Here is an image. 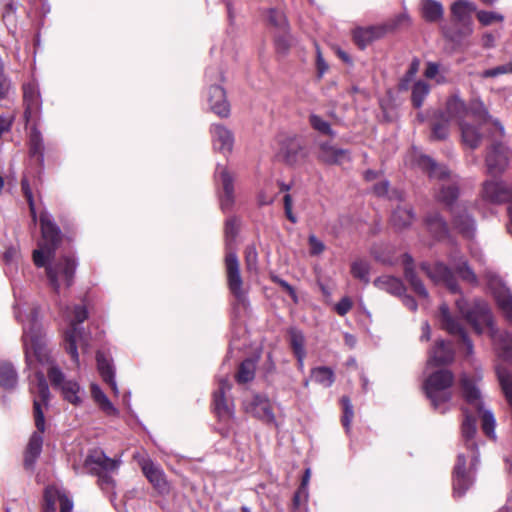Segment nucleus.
Masks as SVG:
<instances>
[{
  "label": "nucleus",
  "mask_w": 512,
  "mask_h": 512,
  "mask_svg": "<svg viewBox=\"0 0 512 512\" xmlns=\"http://www.w3.org/2000/svg\"><path fill=\"white\" fill-rule=\"evenodd\" d=\"M23 344L27 366L35 372V382L31 381L30 390L34 399L37 397L40 400L41 407L47 406L50 391L44 373L38 369V365H48V378L52 386L61 392L64 400L75 406L80 405L83 397L82 388L78 382L66 379L62 370L50 362L42 327L34 317L24 325Z\"/></svg>",
  "instance_id": "obj_1"
},
{
  "label": "nucleus",
  "mask_w": 512,
  "mask_h": 512,
  "mask_svg": "<svg viewBox=\"0 0 512 512\" xmlns=\"http://www.w3.org/2000/svg\"><path fill=\"white\" fill-rule=\"evenodd\" d=\"M466 118L480 120L484 125L491 124L500 135L504 133L503 126L488 115L484 104L480 100H473L470 107L467 108L459 97L454 96L448 100L445 111L439 115L438 121L434 124L433 136L437 139H444L448 135V127L451 124L460 126L465 123Z\"/></svg>",
  "instance_id": "obj_2"
},
{
  "label": "nucleus",
  "mask_w": 512,
  "mask_h": 512,
  "mask_svg": "<svg viewBox=\"0 0 512 512\" xmlns=\"http://www.w3.org/2000/svg\"><path fill=\"white\" fill-rule=\"evenodd\" d=\"M475 433L476 422L471 416L466 414L462 424V435L466 441V453L461 452L458 454L457 463L454 469V493L458 496L463 495L472 483L471 478L466 474L467 460L470 462V469L474 468L478 462L476 445L472 441Z\"/></svg>",
  "instance_id": "obj_3"
},
{
  "label": "nucleus",
  "mask_w": 512,
  "mask_h": 512,
  "mask_svg": "<svg viewBox=\"0 0 512 512\" xmlns=\"http://www.w3.org/2000/svg\"><path fill=\"white\" fill-rule=\"evenodd\" d=\"M459 313L473 327L476 333L488 332L491 338H495L496 331L488 305L484 301L476 300L469 304L460 297L455 301Z\"/></svg>",
  "instance_id": "obj_4"
},
{
  "label": "nucleus",
  "mask_w": 512,
  "mask_h": 512,
  "mask_svg": "<svg viewBox=\"0 0 512 512\" xmlns=\"http://www.w3.org/2000/svg\"><path fill=\"white\" fill-rule=\"evenodd\" d=\"M42 238L39 242V248L33 252V260L36 266H45L60 243L61 234L59 228L55 225L51 215L43 212L40 215Z\"/></svg>",
  "instance_id": "obj_5"
},
{
  "label": "nucleus",
  "mask_w": 512,
  "mask_h": 512,
  "mask_svg": "<svg viewBox=\"0 0 512 512\" xmlns=\"http://www.w3.org/2000/svg\"><path fill=\"white\" fill-rule=\"evenodd\" d=\"M68 328L65 330L66 350L71 355L73 361L79 366L78 345L83 340L82 330L79 325L87 318V310L83 306H75L73 316L66 313Z\"/></svg>",
  "instance_id": "obj_6"
},
{
  "label": "nucleus",
  "mask_w": 512,
  "mask_h": 512,
  "mask_svg": "<svg viewBox=\"0 0 512 512\" xmlns=\"http://www.w3.org/2000/svg\"><path fill=\"white\" fill-rule=\"evenodd\" d=\"M452 382L453 375L448 370L437 371L426 379L424 389L435 408H439L450 399L448 389Z\"/></svg>",
  "instance_id": "obj_7"
},
{
  "label": "nucleus",
  "mask_w": 512,
  "mask_h": 512,
  "mask_svg": "<svg viewBox=\"0 0 512 512\" xmlns=\"http://www.w3.org/2000/svg\"><path fill=\"white\" fill-rule=\"evenodd\" d=\"M120 461L108 458L101 450H92L85 460V467L99 476L100 485H112L113 481L108 476L118 469Z\"/></svg>",
  "instance_id": "obj_8"
},
{
  "label": "nucleus",
  "mask_w": 512,
  "mask_h": 512,
  "mask_svg": "<svg viewBox=\"0 0 512 512\" xmlns=\"http://www.w3.org/2000/svg\"><path fill=\"white\" fill-rule=\"evenodd\" d=\"M452 19L455 23L463 26L458 34H448L453 41H459L461 38L473 33L472 15L477 11V6L469 0H457L450 7Z\"/></svg>",
  "instance_id": "obj_9"
},
{
  "label": "nucleus",
  "mask_w": 512,
  "mask_h": 512,
  "mask_svg": "<svg viewBox=\"0 0 512 512\" xmlns=\"http://www.w3.org/2000/svg\"><path fill=\"white\" fill-rule=\"evenodd\" d=\"M34 417L37 432H34L28 442L25 452V466L32 467L42 451V433L45 430V418L40 400L34 399Z\"/></svg>",
  "instance_id": "obj_10"
},
{
  "label": "nucleus",
  "mask_w": 512,
  "mask_h": 512,
  "mask_svg": "<svg viewBox=\"0 0 512 512\" xmlns=\"http://www.w3.org/2000/svg\"><path fill=\"white\" fill-rule=\"evenodd\" d=\"M76 263L74 259L65 257L56 263L49 264L46 268L49 282L56 292L71 285Z\"/></svg>",
  "instance_id": "obj_11"
},
{
  "label": "nucleus",
  "mask_w": 512,
  "mask_h": 512,
  "mask_svg": "<svg viewBox=\"0 0 512 512\" xmlns=\"http://www.w3.org/2000/svg\"><path fill=\"white\" fill-rule=\"evenodd\" d=\"M462 387L466 401L475 407L481 417L484 433L495 438V418L491 411L484 409L479 390L467 379L462 380Z\"/></svg>",
  "instance_id": "obj_12"
},
{
  "label": "nucleus",
  "mask_w": 512,
  "mask_h": 512,
  "mask_svg": "<svg viewBox=\"0 0 512 512\" xmlns=\"http://www.w3.org/2000/svg\"><path fill=\"white\" fill-rule=\"evenodd\" d=\"M231 389V384L227 378L218 380V389L214 393V409L220 421L227 423L228 428L221 430L223 435H228L229 428L234 423L235 413L233 405H230L225 399V393Z\"/></svg>",
  "instance_id": "obj_13"
},
{
  "label": "nucleus",
  "mask_w": 512,
  "mask_h": 512,
  "mask_svg": "<svg viewBox=\"0 0 512 512\" xmlns=\"http://www.w3.org/2000/svg\"><path fill=\"white\" fill-rule=\"evenodd\" d=\"M225 267L227 274V283L231 293L240 302L246 299L247 291L243 287V280L240 274V264L237 255L232 251H227L225 257Z\"/></svg>",
  "instance_id": "obj_14"
},
{
  "label": "nucleus",
  "mask_w": 512,
  "mask_h": 512,
  "mask_svg": "<svg viewBox=\"0 0 512 512\" xmlns=\"http://www.w3.org/2000/svg\"><path fill=\"white\" fill-rule=\"evenodd\" d=\"M213 149L223 155L232 153L235 137L233 132L221 124H213L210 128Z\"/></svg>",
  "instance_id": "obj_15"
},
{
  "label": "nucleus",
  "mask_w": 512,
  "mask_h": 512,
  "mask_svg": "<svg viewBox=\"0 0 512 512\" xmlns=\"http://www.w3.org/2000/svg\"><path fill=\"white\" fill-rule=\"evenodd\" d=\"M244 409L247 413L266 423L275 424L276 422L271 403L264 396L255 395L251 399L245 400Z\"/></svg>",
  "instance_id": "obj_16"
},
{
  "label": "nucleus",
  "mask_w": 512,
  "mask_h": 512,
  "mask_svg": "<svg viewBox=\"0 0 512 512\" xmlns=\"http://www.w3.org/2000/svg\"><path fill=\"white\" fill-rule=\"evenodd\" d=\"M509 163V150L501 143L493 145L486 156L487 171L491 175L501 174Z\"/></svg>",
  "instance_id": "obj_17"
},
{
  "label": "nucleus",
  "mask_w": 512,
  "mask_h": 512,
  "mask_svg": "<svg viewBox=\"0 0 512 512\" xmlns=\"http://www.w3.org/2000/svg\"><path fill=\"white\" fill-rule=\"evenodd\" d=\"M439 319L442 328L452 335L459 336L466 346L467 354H471L473 352V344L467 337L466 331L460 322L451 316L447 305L440 307Z\"/></svg>",
  "instance_id": "obj_18"
},
{
  "label": "nucleus",
  "mask_w": 512,
  "mask_h": 512,
  "mask_svg": "<svg viewBox=\"0 0 512 512\" xmlns=\"http://www.w3.org/2000/svg\"><path fill=\"white\" fill-rule=\"evenodd\" d=\"M134 458L141 466L144 475L154 485V487L160 491H164L167 488V483L161 469L156 466L144 452L136 453Z\"/></svg>",
  "instance_id": "obj_19"
},
{
  "label": "nucleus",
  "mask_w": 512,
  "mask_h": 512,
  "mask_svg": "<svg viewBox=\"0 0 512 512\" xmlns=\"http://www.w3.org/2000/svg\"><path fill=\"white\" fill-rule=\"evenodd\" d=\"M482 196L492 203H501L512 198V185L502 181H486L483 184Z\"/></svg>",
  "instance_id": "obj_20"
},
{
  "label": "nucleus",
  "mask_w": 512,
  "mask_h": 512,
  "mask_svg": "<svg viewBox=\"0 0 512 512\" xmlns=\"http://www.w3.org/2000/svg\"><path fill=\"white\" fill-rule=\"evenodd\" d=\"M207 100L210 110L217 116L226 118L230 115V104L226 92L221 86H211L208 90Z\"/></svg>",
  "instance_id": "obj_21"
},
{
  "label": "nucleus",
  "mask_w": 512,
  "mask_h": 512,
  "mask_svg": "<svg viewBox=\"0 0 512 512\" xmlns=\"http://www.w3.org/2000/svg\"><path fill=\"white\" fill-rule=\"evenodd\" d=\"M46 508L45 512H55L56 504L60 505V512H72L73 502L58 487L50 486L45 490Z\"/></svg>",
  "instance_id": "obj_22"
},
{
  "label": "nucleus",
  "mask_w": 512,
  "mask_h": 512,
  "mask_svg": "<svg viewBox=\"0 0 512 512\" xmlns=\"http://www.w3.org/2000/svg\"><path fill=\"white\" fill-rule=\"evenodd\" d=\"M23 98L25 104L24 117L26 122L29 123L41 107L40 93L36 83L29 82L24 84Z\"/></svg>",
  "instance_id": "obj_23"
},
{
  "label": "nucleus",
  "mask_w": 512,
  "mask_h": 512,
  "mask_svg": "<svg viewBox=\"0 0 512 512\" xmlns=\"http://www.w3.org/2000/svg\"><path fill=\"white\" fill-rule=\"evenodd\" d=\"M453 215L454 228L466 238L473 237L475 233V223L473 219L467 214L466 208L462 205L451 207Z\"/></svg>",
  "instance_id": "obj_24"
},
{
  "label": "nucleus",
  "mask_w": 512,
  "mask_h": 512,
  "mask_svg": "<svg viewBox=\"0 0 512 512\" xmlns=\"http://www.w3.org/2000/svg\"><path fill=\"white\" fill-rule=\"evenodd\" d=\"M490 287L500 309L512 323V294L510 290L497 278L491 280Z\"/></svg>",
  "instance_id": "obj_25"
},
{
  "label": "nucleus",
  "mask_w": 512,
  "mask_h": 512,
  "mask_svg": "<svg viewBox=\"0 0 512 512\" xmlns=\"http://www.w3.org/2000/svg\"><path fill=\"white\" fill-rule=\"evenodd\" d=\"M216 176L219 178L223 187V196L221 197V207L228 209L234 202V177L225 167H217Z\"/></svg>",
  "instance_id": "obj_26"
},
{
  "label": "nucleus",
  "mask_w": 512,
  "mask_h": 512,
  "mask_svg": "<svg viewBox=\"0 0 512 512\" xmlns=\"http://www.w3.org/2000/svg\"><path fill=\"white\" fill-rule=\"evenodd\" d=\"M427 275L435 283L444 284L451 292L457 291V285L453 279V275L450 270L443 264L437 263L432 266L425 267Z\"/></svg>",
  "instance_id": "obj_27"
},
{
  "label": "nucleus",
  "mask_w": 512,
  "mask_h": 512,
  "mask_svg": "<svg viewBox=\"0 0 512 512\" xmlns=\"http://www.w3.org/2000/svg\"><path fill=\"white\" fill-rule=\"evenodd\" d=\"M97 368L103 380L110 384L115 395L119 394V389L114 379V368L111 360L101 351L96 354Z\"/></svg>",
  "instance_id": "obj_28"
},
{
  "label": "nucleus",
  "mask_w": 512,
  "mask_h": 512,
  "mask_svg": "<svg viewBox=\"0 0 512 512\" xmlns=\"http://www.w3.org/2000/svg\"><path fill=\"white\" fill-rule=\"evenodd\" d=\"M385 34V29L381 26H370L366 28H356L353 32L356 44L365 48L372 41L379 39Z\"/></svg>",
  "instance_id": "obj_29"
},
{
  "label": "nucleus",
  "mask_w": 512,
  "mask_h": 512,
  "mask_svg": "<svg viewBox=\"0 0 512 512\" xmlns=\"http://www.w3.org/2000/svg\"><path fill=\"white\" fill-rule=\"evenodd\" d=\"M453 357L454 353L450 345L444 341H439L430 352L428 365H445L450 363L453 360Z\"/></svg>",
  "instance_id": "obj_30"
},
{
  "label": "nucleus",
  "mask_w": 512,
  "mask_h": 512,
  "mask_svg": "<svg viewBox=\"0 0 512 512\" xmlns=\"http://www.w3.org/2000/svg\"><path fill=\"white\" fill-rule=\"evenodd\" d=\"M320 157L324 162L329 164H343L350 160L347 150L329 144L321 146Z\"/></svg>",
  "instance_id": "obj_31"
},
{
  "label": "nucleus",
  "mask_w": 512,
  "mask_h": 512,
  "mask_svg": "<svg viewBox=\"0 0 512 512\" xmlns=\"http://www.w3.org/2000/svg\"><path fill=\"white\" fill-rule=\"evenodd\" d=\"M374 285L378 289L394 296H402L405 290L402 282L398 278L389 275L378 277L374 280Z\"/></svg>",
  "instance_id": "obj_32"
},
{
  "label": "nucleus",
  "mask_w": 512,
  "mask_h": 512,
  "mask_svg": "<svg viewBox=\"0 0 512 512\" xmlns=\"http://www.w3.org/2000/svg\"><path fill=\"white\" fill-rule=\"evenodd\" d=\"M421 15L428 22H437L443 18L444 9L436 0H421Z\"/></svg>",
  "instance_id": "obj_33"
},
{
  "label": "nucleus",
  "mask_w": 512,
  "mask_h": 512,
  "mask_svg": "<svg viewBox=\"0 0 512 512\" xmlns=\"http://www.w3.org/2000/svg\"><path fill=\"white\" fill-rule=\"evenodd\" d=\"M91 396L95 403L99 406V408L109 416H117L118 409L112 404V402L108 399L106 394L101 390V388L95 384H91Z\"/></svg>",
  "instance_id": "obj_34"
},
{
  "label": "nucleus",
  "mask_w": 512,
  "mask_h": 512,
  "mask_svg": "<svg viewBox=\"0 0 512 512\" xmlns=\"http://www.w3.org/2000/svg\"><path fill=\"white\" fill-rule=\"evenodd\" d=\"M459 127L463 143L472 149L476 148L481 140V135L478 133L477 129L467 122L461 124Z\"/></svg>",
  "instance_id": "obj_35"
},
{
  "label": "nucleus",
  "mask_w": 512,
  "mask_h": 512,
  "mask_svg": "<svg viewBox=\"0 0 512 512\" xmlns=\"http://www.w3.org/2000/svg\"><path fill=\"white\" fill-rule=\"evenodd\" d=\"M426 225H427L428 230L437 239H442L447 234L446 224L437 213L427 217Z\"/></svg>",
  "instance_id": "obj_36"
},
{
  "label": "nucleus",
  "mask_w": 512,
  "mask_h": 512,
  "mask_svg": "<svg viewBox=\"0 0 512 512\" xmlns=\"http://www.w3.org/2000/svg\"><path fill=\"white\" fill-rule=\"evenodd\" d=\"M413 218L414 216L411 210L399 207L393 212L392 223L396 228L402 229L409 226L412 223Z\"/></svg>",
  "instance_id": "obj_37"
},
{
  "label": "nucleus",
  "mask_w": 512,
  "mask_h": 512,
  "mask_svg": "<svg viewBox=\"0 0 512 512\" xmlns=\"http://www.w3.org/2000/svg\"><path fill=\"white\" fill-rule=\"evenodd\" d=\"M17 382V374L9 363H0V385L5 388L13 387Z\"/></svg>",
  "instance_id": "obj_38"
},
{
  "label": "nucleus",
  "mask_w": 512,
  "mask_h": 512,
  "mask_svg": "<svg viewBox=\"0 0 512 512\" xmlns=\"http://www.w3.org/2000/svg\"><path fill=\"white\" fill-rule=\"evenodd\" d=\"M420 166L426 170L431 177H445L448 175V171L444 166L437 165L431 158L428 156H423L419 162Z\"/></svg>",
  "instance_id": "obj_39"
},
{
  "label": "nucleus",
  "mask_w": 512,
  "mask_h": 512,
  "mask_svg": "<svg viewBox=\"0 0 512 512\" xmlns=\"http://www.w3.org/2000/svg\"><path fill=\"white\" fill-rule=\"evenodd\" d=\"M312 379L324 387H329L334 382V374L328 367H317L312 371Z\"/></svg>",
  "instance_id": "obj_40"
},
{
  "label": "nucleus",
  "mask_w": 512,
  "mask_h": 512,
  "mask_svg": "<svg viewBox=\"0 0 512 512\" xmlns=\"http://www.w3.org/2000/svg\"><path fill=\"white\" fill-rule=\"evenodd\" d=\"M256 364L254 360L247 359L240 365L237 381L239 383H247L251 381L255 376Z\"/></svg>",
  "instance_id": "obj_41"
},
{
  "label": "nucleus",
  "mask_w": 512,
  "mask_h": 512,
  "mask_svg": "<svg viewBox=\"0 0 512 512\" xmlns=\"http://www.w3.org/2000/svg\"><path fill=\"white\" fill-rule=\"evenodd\" d=\"M430 92V87L424 81H418L412 88V101L415 107L422 106L424 99Z\"/></svg>",
  "instance_id": "obj_42"
},
{
  "label": "nucleus",
  "mask_w": 512,
  "mask_h": 512,
  "mask_svg": "<svg viewBox=\"0 0 512 512\" xmlns=\"http://www.w3.org/2000/svg\"><path fill=\"white\" fill-rule=\"evenodd\" d=\"M289 337H290V344H291V347H292L295 355L300 354V356H301L303 353H306L305 348H304L305 339H304V335L301 331H299L295 328H291L289 330Z\"/></svg>",
  "instance_id": "obj_43"
},
{
  "label": "nucleus",
  "mask_w": 512,
  "mask_h": 512,
  "mask_svg": "<svg viewBox=\"0 0 512 512\" xmlns=\"http://www.w3.org/2000/svg\"><path fill=\"white\" fill-rule=\"evenodd\" d=\"M351 272L354 277L360 279L365 283H368L369 265L367 262L362 260L355 261L351 266Z\"/></svg>",
  "instance_id": "obj_44"
},
{
  "label": "nucleus",
  "mask_w": 512,
  "mask_h": 512,
  "mask_svg": "<svg viewBox=\"0 0 512 512\" xmlns=\"http://www.w3.org/2000/svg\"><path fill=\"white\" fill-rule=\"evenodd\" d=\"M477 18L479 22L484 26H488L496 22H502L504 19L503 15L500 13L484 10L477 12Z\"/></svg>",
  "instance_id": "obj_45"
},
{
  "label": "nucleus",
  "mask_w": 512,
  "mask_h": 512,
  "mask_svg": "<svg viewBox=\"0 0 512 512\" xmlns=\"http://www.w3.org/2000/svg\"><path fill=\"white\" fill-rule=\"evenodd\" d=\"M310 124L315 130L319 131L320 133H323L325 135H333V131L330 127V124L318 115L310 116Z\"/></svg>",
  "instance_id": "obj_46"
},
{
  "label": "nucleus",
  "mask_w": 512,
  "mask_h": 512,
  "mask_svg": "<svg viewBox=\"0 0 512 512\" xmlns=\"http://www.w3.org/2000/svg\"><path fill=\"white\" fill-rule=\"evenodd\" d=\"M405 275H406L407 280L410 282V284L414 288L415 292H417L421 297L427 298L428 293H427L426 289L424 288L423 284L421 283V281L416 277L414 272L408 268V269H406Z\"/></svg>",
  "instance_id": "obj_47"
},
{
  "label": "nucleus",
  "mask_w": 512,
  "mask_h": 512,
  "mask_svg": "<svg viewBox=\"0 0 512 512\" xmlns=\"http://www.w3.org/2000/svg\"><path fill=\"white\" fill-rule=\"evenodd\" d=\"M424 75L426 78L435 79L436 83L438 84H443L446 82L445 76L439 72L438 64L433 62H429L427 64Z\"/></svg>",
  "instance_id": "obj_48"
},
{
  "label": "nucleus",
  "mask_w": 512,
  "mask_h": 512,
  "mask_svg": "<svg viewBox=\"0 0 512 512\" xmlns=\"http://www.w3.org/2000/svg\"><path fill=\"white\" fill-rule=\"evenodd\" d=\"M30 151L32 154L42 155L43 143L40 132L33 129L30 133Z\"/></svg>",
  "instance_id": "obj_49"
},
{
  "label": "nucleus",
  "mask_w": 512,
  "mask_h": 512,
  "mask_svg": "<svg viewBox=\"0 0 512 512\" xmlns=\"http://www.w3.org/2000/svg\"><path fill=\"white\" fill-rule=\"evenodd\" d=\"M456 270L459 276L470 283L476 282V275L474 272L467 266L465 261H460L456 264Z\"/></svg>",
  "instance_id": "obj_50"
},
{
  "label": "nucleus",
  "mask_w": 512,
  "mask_h": 512,
  "mask_svg": "<svg viewBox=\"0 0 512 512\" xmlns=\"http://www.w3.org/2000/svg\"><path fill=\"white\" fill-rule=\"evenodd\" d=\"M457 195H458L457 189L452 186H448L447 188H443L439 192L437 197H438L439 201L445 203L446 205L451 206L452 202L457 198Z\"/></svg>",
  "instance_id": "obj_51"
},
{
  "label": "nucleus",
  "mask_w": 512,
  "mask_h": 512,
  "mask_svg": "<svg viewBox=\"0 0 512 512\" xmlns=\"http://www.w3.org/2000/svg\"><path fill=\"white\" fill-rule=\"evenodd\" d=\"M268 17L271 24H273L276 27H279L283 31L286 30L287 20L285 15L281 11L272 9L270 10Z\"/></svg>",
  "instance_id": "obj_52"
},
{
  "label": "nucleus",
  "mask_w": 512,
  "mask_h": 512,
  "mask_svg": "<svg viewBox=\"0 0 512 512\" xmlns=\"http://www.w3.org/2000/svg\"><path fill=\"white\" fill-rule=\"evenodd\" d=\"M341 402H342L343 409H344L342 423H343V426L348 430L350 427L353 415H354L353 407H352V404H351L349 398H347V397H343Z\"/></svg>",
  "instance_id": "obj_53"
},
{
  "label": "nucleus",
  "mask_w": 512,
  "mask_h": 512,
  "mask_svg": "<svg viewBox=\"0 0 512 512\" xmlns=\"http://www.w3.org/2000/svg\"><path fill=\"white\" fill-rule=\"evenodd\" d=\"M508 73H512V62L504 64V65H500V66L492 68V69L485 70L482 73V76L485 78H490V77H496V76H499L502 74H508Z\"/></svg>",
  "instance_id": "obj_54"
},
{
  "label": "nucleus",
  "mask_w": 512,
  "mask_h": 512,
  "mask_svg": "<svg viewBox=\"0 0 512 512\" xmlns=\"http://www.w3.org/2000/svg\"><path fill=\"white\" fill-rule=\"evenodd\" d=\"M11 91V83L3 71V63L0 60V99L8 98Z\"/></svg>",
  "instance_id": "obj_55"
},
{
  "label": "nucleus",
  "mask_w": 512,
  "mask_h": 512,
  "mask_svg": "<svg viewBox=\"0 0 512 512\" xmlns=\"http://www.w3.org/2000/svg\"><path fill=\"white\" fill-rule=\"evenodd\" d=\"M308 243L310 247L309 252L312 256H318L325 250V244L313 234L309 236Z\"/></svg>",
  "instance_id": "obj_56"
},
{
  "label": "nucleus",
  "mask_w": 512,
  "mask_h": 512,
  "mask_svg": "<svg viewBox=\"0 0 512 512\" xmlns=\"http://www.w3.org/2000/svg\"><path fill=\"white\" fill-rule=\"evenodd\" d=\"M22 190L27 198V201H28V204H29V208H30V212H31V216L33 218V221L35 222L36 221V210H35V204H34V200H33V195H32V191L30 189V186H29V183L26 179H23L22 180Z\"/></svg>",
  "instance_id": "obj_57"
},
{
  "label": "nucleus",
  "mask_w": 512,
  "mask_h": 512,
  "mask_svg": "<svg viewBox=\"0 0 512 512\" xmlns=\"http://www.w3.org/2000/svg\"><path fill=\"white\" fill-rule=\"evenodd\" d=\"M499 380L508 401L512 405V381L508 375L502 372H499Z\"/></svg>",
  "instance_id": "obj_58"
},
{
  "label": "nucleus",
  "mask_w": 512,
  "mask_h": 512,
  "mask_svg": "<svg viewBox=\"0 0 512 512\" xmlns=\"http://www.w3.org/2000/svg\"><path fill=\"white\" fill-rule=\"evenodd\" d=\"M246 268L248 271H255L257 269V252L255 248L249 247L245 252Z\"/></svg>",
  "instance_id": "obj_59"
},
{
  "label": "nucleus",
  "mask_w": 512,
  "mask_h": 512,
  "mask_svg": "<svg viewBox=\"0 0 512 512\" xmlns=\"http://www.w3.org/2000/svg\"><path fill=\"white\" fill-rule=\"evenodd\" d=\"M237 230V224L235 220H228L226 222L225 234L227 239V251L230 250L231 240L235 236Z\"/></svg>",
  "instance_id": "obj_60"
},
{
  "label": "nucleus",
  "mask_w": 512,
  "mask_h": 512,
  "mask_svg": "<svg viewBox=\"0 0 512 512\" xmlns=\"http://www.w3.org/2000/svg\"><path fill=\"white\" fill-rule=\"evenodd\" d=\"M352 308V301L344 297L335 306L337 313L341 316L345 315Z\"/></svg>",
  "instance_id": "obj_61"
},
{
  "label": "nucleus",
  "mask_w": 512,
  "mask_h": 512,
  "mask_svg": "<svg viewBox=\"0 0 512 512\" xmlns=\"http://www.w3.org/2000/svg\"><path fill=\"white\" fill-rule=\"evenodd\" d=\"M14 118H15L14 113H11L7 116L0 115V134L7 132L10 129V127L14 121Z\"/></svg>",
  "instance_id": "obj_62"
},
{
  "label": "nucleus",
  "mask_w": 512,
  "mask_h": 512,
  "mask_svg": "<svg viewBox=\"0 0 512 512\" xmlns=\"http://www.w3.org/2000/svg\"><path fill=\"white\" fill-rule=\"evenodd\" d=\"M291 43H292V39L290 36L278 37L276 39L277 49L283 53L289 49V47L291 46Z\"/></svg>",
  "instance_id": "obj_63"
},
{
  "label": "nucleus",
  "mask_w": 512,
  "mask_h": 512,
  "mask_svg": "<svg viewBox=\"0 0 512 512\" xmlns=\"http://www.w3.org/2000/svg\"><path fill=\"white\" fill-rule=\"evenodd\" d=\"M310 477H311V469L307 468L305 470L304 476L302 478V483H301V487H300V489L303 491L304 498H307V496H308L307 486L309 484Z\"/></svg>",
  "instance_id": "obj_64"
}]
</instances>
